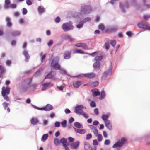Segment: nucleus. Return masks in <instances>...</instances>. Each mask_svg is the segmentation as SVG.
Instances as JSON below:
<instances>
[{
	"label": "nucleus",
	"instance_id": "obj_6",
	"mask_svg": "<svg viewBox=\"0 0 150 150\" xmlns=\"http://www.w3.org/2000/svg\"><path fill=\"white\" fill-rule=\"evenodd\" d=\"M56 73L54 71H51L49 72L45 77L44 79H54V77L56 75Z\"/></svg>",
	"mask_w": 150,
	"mask_h": 150
},
{
	"label": "nucleus",
	"instance_id": "obj_56",
	"mask_svg": "<svg viewBox=\"0 0 150 150\" xmlns=\"http://www.w3.org/2000/svg\"><path fill=\"white\" fill-rule=\"evenodd\" d=\"M92 137V135L91 133H89L86 135V140H89Z\"/></svg>",
	"mask_w": 150,
	"mask_h": 150
},
{
	"label": "nucleus",
	"instance_id": "obj_39",
	"mask_svg": "<svg viewBox=\"0 0 150 150\" xmlns=\"http://www.w3.org/2000/svg\"><path fill=\"white\" fill-rule=\"evenodd\" d=\"M119 7L120 10H121L122 12L124 13L125 12V10L124 8L123 7V5L122 3H120L119 4Z\"/></svg>",
	"mask_w": 150,
	"mask_h": 150
},
{
	"label": "nucleus",
	"instance_id": "obj_22",
	"mask_svg": "<svg viewBox=\"0 0 150 150\" xmlns=\"http://www.w3.org/2000/svg\"><path fill=\"white\" fill-rule=\"evenodd\" d=\"M74 128L75 132L77 133L81 134H83L85 133L86 130L85 129H78L74 127Z\"/></svg>",
	"mask_w": 150,
	"mask_h": 150
},
{
	"label": "nucleus",
	"instance_id": "obj_12",
	"mask_svg": "<svg viewBox=\"0 0 150 150\" xmlns=\"http://www.w3.org/2000/svg\"><path fill=\"white\" fill-rule=\"evenodd\" d=\"M83 77L88 79H92L94 78L95 76V74L93 73H90L82 74Z\"/></svg>",
	"mask_w": 150,
	"mask_h": 150
},
{
	"label": "nucleus",
	"instance_id": "obj_50",
	"mask_svg": "<svg viewBox=\"0 0 150 150\" xmlns=\"http://www.w3.org/2000/svg\"><path fill=\"white\" fill-rule=\"evenodd\" d=\"M0 75H2V74L5 72V70L4 69V68L1 66V67L0 68Z\"/></svg>",
	"mask_w": 150,
	"mask_h": 150
},
{
	"label": "nucleus",
	"instance_id": "obj_52",
	"mask_svg": "<svg viewBox=\"0 0 150 150\" xmlns=\"http://www.w3.org/2000/svg\"><path fill=\"white\" fill-rule=\"evenodd\" d=\"M105 46V49L107 50H108L109 49L110 45L108 42H105L104 44Z\"/></svg>",
	"mask_w": 150,
	"mask_h": 150
},
{
	"label": "nucleus",
	"instance_id": "obj_53",
	"mask_svg": "<svg viewBox=\"0 0 150 150\" xmlns=\"http://www.w3.org/2000/svg\"><path fill=\"white\" fill-rule=\"evenodd\" d=\"M90 106L92 108L95 107L96 106V104L95 102L93 101L91 102L90 103Z\"/></svg>",
	"mask_w": 150,
	"mask_h": 150
},
{
	"label": "nucleus",
	"instance_id": "obj_28",
	"mask_svg": "<svg viewBox=\"0 0 150 150\" xmlns=\"http://www.w3.org/2000/svg\"><path fill=\"white\" fill-rule=\"evenodd\" d=\"M103 57L102 56H97L94 59V60L96 62H99L102 59Z\"/></svg>",
	"mask_w": 150,
	"mask_h": 150
},
{
	"label": "nucleus",
	"instance_id": "obj_55",
	"mask_svg": "<svg viewBox=\"0 0 150 150\" xmlns=\"http://www.w3.org/2000/svg\"><path fill=\"white\" fill-rule=\"evenodd\" d=\"M126 34L129 37H131L133 35V34L131 31H128L127 32Z\"/></svg>",
	"mask_w": 150,
	"mask_h": 150
},
{
	"label": "nucleus",
	"instance_id": "obj_14",
	"mask_svg": "<svg viewBox=\"0 0 150 150\" xmlns=\"http://www.w3.org/2000/svg\"><path fill=\"white\" fill-rule=\"evenodd\" d=\"M79 145V142L77 141L75 142H73L70 144V146L72 149H76Z\"/></svg>",
	"mask_w": 150,
	"mask_h": 150
},
{
	"label": "nucleus",
	"instance_id": "obj_21",
	"mask_svg": "<svg viewBox=\"0 0 150 150\" xmlns=\"http://www.w3.org/2000/svg\"><path fill=\"white\" fill-rule=\"evenodd\" d=\"M30 122L32 125H34L39 123V120L37 118L32 117L30 120Z\"/></svg>",
	"mask_w": 150,
	"mask_h": 150
},
{
	"label": "nucleus",
	"instance_id": "obj_16",
	"mask_svg": "<svg viewBox=\"0 0 150 150\" xmlns=\"http://www.w3.org/2000/svg\"><path fill=\"white\" fill-rule=\"evenodd\" d=\"M21 32L19 31H13L11 33V35L13 37H15L20 35Z\"/></svg>",
	"mask_w": 150,
	"mask_h": 150
},
{
	"label": "nucleus",
	"instance_id": "obj_40",
	"mask_svg": "<svg viewBox=\"0 0 150 150\" xmlns=\"http://www.w3.org/2000/svg\"><path fill=\"white\" fill-rule=\"evenodd\" d=\"M74 126L76 128H80L81 127V124L78 122H75L74 123Z\"/></svg>",
	"mask_w": 150,
	"mask_h": 150
},
{
	"label": "nucleus",
	"instance_id": "obj_45",
	"mask_svg": "<svg viewBox=\"0 0 150 150\" xmlns=\"http://www.w3.org/2000/svg\"><path fill=\"white\" fill-rule=\"evenodd\" d=\"M60 73L62 74L67 75V73L66 71L63 69H60Z\"/></svg>",
	"mask_w": 150,
	"mask_h": 150
},
{
	"label": "nucleus",
	"instance_id": "obj_19",
	"mask_svg": "<svg viewBox=\"0 0 150 150\" xmlns=\"http://www.w3.org/2000/svg\"><path fill=\"white\" fill-rule=\"evenodd\" d=\"M105 124L106 127L109 130L112 129V125L109 120H107V122H105Z\"/></svg>",
	"mask_w": 150,
	"mask_h": 150
},
{
	"label": "nucleus",
	"instance_id": "obj_49",
	"mask_svg": "<svg viewBox=\"0 0 150 150\" xmlns=\"http://www.w3.org/2000/svg\"><path fill=\"white\" fill-rule=\"evenodd\" d=\"M91 20V18L90 17H86L82 21L84 23L86 22L89 21Z\"/></svg>",
	"mask_w": 150,
	"mask_h": 150
},
{
	"label": "nucleus",
	"instance_id": "obj_3",
	"mask_svg": "<svg viewBox=\"0 0 150 150\" xmlns=\"http://www.w3.org/2000/svg\"><path fill=\"white\" fill-rule=\"evenodd\" d=\"M118 28V26L116 25L109 27L105 29L104 33H106L115 32L117 30Z\"/></svg>",
	"mask_w": 150,
	"mask_h": 150
},
{
	"label": "nucleus",
	"instance_id": "obj_44",
	"mask_svg": "<svg viewBox=\"0 0 150 150\" xmlns=\"http://www.w3.org/2000/svg\"><path fill=\"white\" fill-rule=\"evenodd\" d=\"M1 95L5 100H6L7 101H10L9 99L7 96L8 94H3Z\"/></svg>",
	"mask_w": 150,
	"mask_h": 150
},
{
	"label": "nucleus",
	"instance_id": "obj_34",
	"mask_svg": "<svg viewBox=\"0 0 150 150\" xmlns=\"http://www.w3.org/2000/svg\"><path fill=\"white\" fill-rule=\"evenodd\" d=\"M84 144L85 145L84 149L85 150H88L91 148L90 144L87 142H85Z\"/></svg>",
	"mask_w": 150,
	"mask_h": 150
},
{
	"label": "nucleus",
	"instance_id": "obj_2",
	"mask_svg": "<svg viewBox=\"0 0 150 150\" xmlns=\"http://www.w3.org/2000/svg\"><path fill=\"white\" fill-rule=\"evenodd\" d=\"M61 27L64 32H67L71 30L74 29L72 23L71 21L69 23L66 22L63 23Z\"/></svg>",
	"mask_w": 150,
	"mask_h": 150
},
{
	"label": "nucleus",
	"instance_id": "obj_51",
	"mask_svg": "<svg viewBox=\"0 0 150 150\" xmlns=\"http://www.w3.org/2000/svg\"><path fill=\"white\" fill-rule=\"evenodd\" d=\"M110 44L113 47H114L115 46L116 42L115 40H110Z\"/></svg>",
	"mask_w": 150,
	"mask_h": 150
},
{
	"label": "nucleus",
	"instance_id": "obj_38",
	"mask_svg": "<svg viewBox=\"0 0 150 150\" xmlns=\"http://www.w3.org/2000/svg\"><path fill=\"white\" fill-rule=\"evenodd\" d=\"M84 24L83 22L81 21L78 24L76 25V27L78 28H81L83 27V25Z\"/></svg>",
	"mask_w": 150,
	"mask_h": 150
},
{
	"label": "nucleus",
	"instance_id": "obj_15",
	"mask_svg": "<svg viewBox=\"0 0 150 150\" xmlns=\"http://www.w3.org/2000/svg\"><path fill=\"white\" fill-rule=\"evenodd\" d=\"M91 92H92L93 96L94 97L99 96L100 94V93L98 90L97 88L92 89L91 90Z\"/></svg>",
	"mask_w": 150,
	"mask_h": 150
},
{
	"label": "nucleus",
	"instance_id": "obj_43",
	"mask_svg": "<svg viewBox=\"0 0 150 150\" xmlns=\"http://www.w3.org/2000/svg\"><path fill=\"white\" fill-rule=\"evenodd\" d=\"M54 143L56 146H58L59 144L60 143L58 139L57 138H55L54 140Z\"/></svg>",
	"mask_w": 150,
	"mask_h": 150
},
{
	"label": "nucleus",
	"instance_id": "obj_30",
	"mask_svg": "<svg viewBox=\"0 0 150 150\" xmlns=\"http://www.w3.org/2000/svg\"><path fill=\"white\" fill-rule=\"evenodd\" d=\"M145 141L147 145H150V135H147L145 137Z\"/></svg>",
	"mask_w": 150,
	"mask_h": 150
},
{
	"label": "nucleus",
	"instance_id": "obj_24",
	"mask_svg": "<svg viewBox=\"0 0 150 150\" xmlns=\"http://www.w3.org/2000/svg\"><path fill=\"white\" fill-rule=\"evenodd\" d=\"M46 111H50L53 109V106L50 104H47L45 106Z\"/></svg>",
	"mask_w": 150,
	"mask_h": 150
},
{
	"label": "nucleus",
	"instance_id": "obj_54",
	"mask_svg": "<svg viewBox=\"0 0 150 150\" xmlns=\"http://www.w3.org/2000/svg\"><path fill=\"white\" fill-rule=\"evenodd\" d=\"M124 6L126 8H127L129 7V4L128 2L126 1L124 3Z\"/></svg>",
	"mask_w": 150,
	"mask_h": 150
},
{
	"label": "nucleus",
	"instance_id": "obj_59",
	"mask_svg": "<svg viewBox=\"0 0 150 150\" xmlns=\"http://www.w3.org/2000/svg\"><path fill=\"white\" fill-rule=\"evenodd\" d=\"M54 125L56 127H59L60 125V123L58 121H56L54 123Z\"/></svg>",
	"mask_w": 150,
	"mask_h": 150
},
{
	"label": "nucleus",
	"instance_id": "obj_60",
	"mask_svg": "<svg viewBox=\"0 0 150 150\" xmlns=\"http://www.w3.org/2000/svg\"><path fill=\"white\" fill-rule=\"evenodd\" d=\"M81 47L84 49H86L87 48V47L86 44L84 43H82Z\"/></svg>",
	"mask_w": 150,
	"mask_h": 150
},
{
	"label": "nucleus",
	"instance_id": "obj_17",
	"mask_svg": "<svg viewBox=\"0 0 150 150\" xmlns=\"http://www.w3.org/2000/svg\"><path fill=\"white\" fill-rule=\"evenodd\" d=\"M93 67L94 69L99 70L100 68V63L99 62H94L93 64Z\"/></svg>",
	"mask_w": 150,
	"mask_h": 150
},
{
	"label": "nucleus",
	"instance_id": "obj_13",
	"mask_svg": "<svg viewBox=\"0 0 150 150\" xmlns=\"http://www.w3.org/2000/svg\"><path fill=\"white\" fill-rule=\"evenodd\" d=\"M71 52L69 51H65L63 54L64 58L65 59H69L71 58Z\"/></svg>",
	"mask_w": 150,
	"mask_h": 150
},
{
	"label": "nucleus",
	"instance_id": "obj_36",
	"mask_svg": "<svg viewBox=\"0 0 150 150\" xmlns=\"http://www.w3.org/2000/svg\"><path fill=\"white\" fill-rule=\"evenodd\" d=\"M60 124H61L62 127H66L67 126V121L65 120H63L61 122Z\"/></svg>",
	"mask_w": 150,
	"mask_h": 150
},
{
	"label": "nucleus",
	"instance_id": "obj_46",
	"mask_svg": "<svg viewBox=\"0 0 150 150\" xmlns=\"http://www.w3.org/2000/svg\"><path fill=\"white\" fill-rule=\"evenodd\" d=\"M2 105L5 110H6L8 106L9 105V104L6 103V102H4L2 103Z\"/></svg>",
	"mask_w": 150,
	"mask_h": 150
},
{
	"label": "nucleus",
	"instance_id": "obj_41",
	"mask_svg": "<svg viewBox=\"0 0 150 150\" xmlns=\"http://www.w3.org/2000/svg\"><path fill=\"white\" fill-rule=\"evenodd\" d=\"M67 139L66 138L62 137L60 140V142L63 144H66L67 143Z\"/></svg>",
	"mask_w": 150,
	"mask_h": 150
},
{
	"label": "nucleus",
	"instance_id": "obj_20",
	"mask_svg": "<svg viewBox=\"0 0 150 150\" xmlns=\"http://www.w3.org/2000/svg\"><path fill=\"white\" fill-rule=\"evenodd\" d=\"M6 26L8 27H11L12 25L11 22L10 18L9 17H6Z\"/></svg>",
	"mask_w": 150,
	"mask_h": 150
},
{
	"label": "nucleus",
	"instance_id": "obj_5",
	"mask_svg": "<svg viewBox=\"0 0 150 150\" xmlns=\"http://www.w3.org/2000/svg\"><path fill=\"white\" fill-rule=\"evenodd\" d=\"M5 4L4 7L6 9L10 7L12 8H15L17 7V5L16 4H11L10 0H5Z\"/></svg>",
	"mask_w": 150,
	"mask_h": 150
},
{
	"label": "nucleus",
	"instance_id": "obj_23",
	"mask_svg": "<svg viewBox=\"0 0 150 150\" xmlns=\"http://www.w3.org/2000/svg\"><path fill=\"white\" fill-rule=\"evenodd\" d=\"M42 70L43 69H39L34 74V76L35 77H37L40 76L41 74Z\"/></svg>",
	"mask_w": 150,
	"mask_h": 150
},
{
	"label": "nucleus",
	"instance_id": "obj_29",
	"mask_svg": "<svg viewBox=\"0 0 150 150\" xmlns=\"http://www.w3.org/2000/svg\"><path fill=\"white\" fill-rule=\"evenodd\" d=\"M99 83L98 81H96L92 82L91 83V86L93 87H96L98 85Z\"/></svg>",
	"mask_w": 150,
	"mask_h": 150
},
{
	"label": "nucleus",
	"instance_id": "obj_33",
	"mask_svg": "<svg viewBox=\"0 0 150 150\" xmlns=\"http://www.w3.org/2000/svg\"><path fill=\"white\" fill-rule=\"evenodd\" d=\"M40 55L41 57V62L42 63L44 62L45 60L46 55L45 54H43V53L42 52H41L40 54Z\"/></svg>",
	"mask_w": 150,
	"mask_h": 150
},
{
	"label": "nucleus",
	"instance_id": "obj_32",
	"mask_svg": "<svg viewBox=\"0 0 150 150\" xmlns=\"http://www.w3.org/2000/svg\"><path fill=\"white\" fill-rule=\"evenodd\" d=\"M105 96V92L103 90L101 92V93L99 99L100 100L103 99L104 98Z\"/></svg>",
	"mask_w": 150,
	"mask_h": 150
},
{
	"label": "nucleus",
	"instance_id": "obj_58",
	"mask_svg": "<svg viewBox=\"0 0 150 150\" xmlns=\"http://www.w3.org/2000/svg\"><path fill=\"white\" fill-rule=\"evenodd\" d=\"M143 19L145 21L147 20L149 18H150V15H146L143 16Z\"/></svg>",
	"mask_w": 150,
	"mask_h": 150
},
{
	"label": "nucleus",
	"instance_id": "obj_48",
	"mask_svg": "<svg viewBox=\"0 0 150 150\" xmlns=\"http://www.w3.org/2000/svg\"><path fill=\"white\" fill-rule=\"evenodd\" d=\"M97 139L98 140L99 142H100L103 139V137L102 134H99L97 135Z\"/></svg>",
	"mask_w": 150,
	"mask_h": 150
},
{
	"label": "nucleus",
	"instance_id": "obj_1",
	"mask_svg": "<svg viewBox=\"0 0 150 150\" xmlns=\"http://www.w3.org/2000/svg\"><path fill=\"white\" fill-rule=\"evenodd\" d=\"M93 9L90 5H86L81 6L80 12V15H86L90 13Z\"/></svg>",
	"mask_w": 150,
	"mask_h": 150
},
{
	"label": "nucleus",
	"instance_id": "obj_25",
	"mask_svg": "<svg viewBox=\"0 0 150 150\" xmlns=\"http://www.w3.org/2000/svg\"><path fill=\"white\" fill-rule=\"evenodd\" d=\"M74 54L78 53L82 54H84L85 52L80 49H75L73 51Z\"/></svg>",
	"mask_w": 150,
	"mask_h": 150
},
{
	"label": "nucleus",
	"instance_id": "obj_7",
	"mask_svg": "<svg viewBox=\"0 0 150 150\" xmlns=\"http://www.w3.org/2000/svg\"><path fill=\"white\" fill-rule=\"evenodd\" d=\"M86 109V107H84L82 105H79L76 106L75 108L74 112L77 114L79 115L80 113H81L79 112V111H81L83 108Z\"/></svg>",
	"mask_w": 150,
	"mask_h": 150
},
{
	"label": "nucleus",
	"instance_id": "obj_10",
	"mask_svg": "<svg viewBox=\"0 0 150 150\" xmlns=\"http://www.w3.org/2000/svg\"><path fill=\"white\" fill-rule=\"evenodd\" d=\"M10 88L9 87L3 86L2 88L1 94H8L10 92Z\"/></svg>",
	"mask_w": 150,
	"mask_h": 150
},
{
	"label": "nucleus",
	"instance_id": "obj_57",
	"mask_svg": "<svg viewBox=\"0 0 150 150\" xmlns=\"http://www.w3.org/2000/svg\"><path fill=\"white\" fill-rule=\"evenodd\" d=\"M93 132L95 136L96 137L97 136V135L98 134V130L97 129V128H96L95 129L93 130Z\"/></svg>",
	"mask_w": 150,
	"mask_h": 150
},
{
	"label": "nucleus",
	"instance_id": "obj_61",
	"mask_svg": "<svg viewBox=\"0 0 150 150\" xmlns=\"http://www.w3.org/2000/svg\"><path fill=\"white\" fill-rule=\"evenodd\" d=\"M50 84V83H44L42 84V86L45 88H46L49 86Z\"/></svg>",
	"mask_w": 150,
	"mask_h": 150
},
{
	"label": "nucleus",
	"instance_id": "obj_18",
	"mask_svg": "<svg viewBox=\"0 0 150 150\" xmlns=\"http://www.w3.org/2000/svg\"><path fill=\"white\" fill-rule=\"evenodd\" d=\"M82 84V83L81 81H78L76 83H73V86L74 88H78Z\"/></svg>",
	"mask_w": 150,
	"mask_h": 150
},
{
	"label": "nucleus",
	"instance_id": "obj_9",
	"mask_svg": "<svg viewBox=\"0 0 150 150\" xmlns=\"http://www.w3.org/2000/svg\"><path fill=\"white\" fill-rule=\"evenodd\" d=\"M22 54L24 56L25 58V62H28L30 59V57L28 51L26 50L23 51L22 52Z\"/></svg>",
	"mask_w": 150,
	"mask_h": 150
},
{
	"label": "nucleus",
	"instance_id": "obj_37",
	"mask_svg": "<svg viewBox=\"0 0 150 150\" xmlns=\"http://www.w3.org/2000/svg\"><path fill=\"white\" fill-rule=\"evenodd\" d=\"M127 140L126 139L124 138H122L121 139L120 141V144L122 146V145L127 143Z\"/></svg>",
	"mask_w": 150,
	"mask_h": 150
},
{
	"label": "nucleus",
	"instance_id": "obj_4",
	"mask_svg": "<svg viewBox=\"0 0 150 150\" xmlns=\"http://www.w3.org/2000/svg\"><path fill=\"white\" fill-rule=\"evenodd\" d=\"M112 62H110V67L108 69V71H104L102 75V77L105 78L107 75H111L112 73Z\"/></svg>",
	"mask_w": 150,
	"mask_h": 150
},
{
	"label": "nucleus",
	"instance_id": "obj_42",
	"mask_svg": "<svg viewBox=\"0 0 150 150\" xmlns=\"http://www.w3.org/2000/svg\"><path fill=\"white\" fill-rule=\"evenodd\" d=\"M38 11L39 13H42L45 11V9L43 6H39L38 7Z\"/></svg>",
	"mask_w": 150,
	"mask_h": 150
},
{
	"label": "nucleus",
	"instance_id": "obj_35",
	"mask_svg": "<svg viewBox=\"0 0 150 150\" xmlns=\"http://www.w3.org/2000/svg\"><path fill=\"white\" fill-rule=\"evenodd\" d=\"M48 137V134H44L42 137L41 141L43 142L45 141L47 139Z\"/></svg>",
	"mask_w": 150,
	"mask_h": 150
},
{
	"label": "nucleus",
	"instance_id": "obj_11",
	"mask_svg": "<svg viewBox=\"0 0 150 150\" xmlns=\"http://www.w3.org/2000/svg\"><path fill=\"white\" fill-rule=\"evenodd\" d=\"M61 37L62 39L65 40L68 39L70 41L72 42L74 40V39L71 38L69 35L67 34H63L61 35Z\"/></svg>",
	"mask_w": 150,
	"mask_h": 150
},
{
	"label": "nucleus",
	"instance_id": "obj_27",
	"mask_svg": "<svg viewBox=\"0 0 150 150\" xmlns=\"http://www.w3.org/2000/svg\"><path fill=\"white\" fill-rule=\"evenodd\" d=\"M122 146L120 143V141H118L113 144L112 147L113 148H120Z\"/></svg>",
	"mask_w": 150,
	"mask_h": 150
},
{
	"label": "nucleus",
	"instance_id": "obj_8",
	"mask_svg": "<svg viewBox=\"0 0 150 150\" xmlns=\"http://www.w3.org/2000/svg\"><path fill=\"white\" fill-rule=\"evenodd\" d=\"M52 62L51 64V66L56 70H59L60 69V66L58 64V62L57 61L54 62L53 60H52Z\"/></svg>",
	"mask_w": 150,
	"mask_h": 150
},
{
	"label": "nucleus",
	"instance_id": "obj_64",
	"mask_svg": "<svg viewBox=\"0 0 150 150\" xmlns=\"http://www.w3.org/2000/svg\"><path fill=\"white\" fill-rule=\"evenodd\" d=\"M53 43V41L52 40H50L47 43V45L48 46L50 47L52 45Z\"/></svg>",
	"mask_w": 150,
	"mask_h": 150
},
{
	"label": "nucleus",
	"instance_id": "obj_26",
	"mask_svg": "<svg viewBox=\"0 0 150 150\" xmlns=\"http://www.w3.org/2000/svg\"><path fill=\"white\" fill-rule=\"evenodd\" d=\"M146 24L142 22H139L137 24V26L139 28H142L143 29H144V27L146 26Z\"/></svg>",
	"mask_w": 150,
	"mask_h": 150
},
{
	"label": "nucleus",
	"instance_id": "obj_31",
	"mask_svg": "<svg viewBox=\"0 0 150 150\" xmlns=\"http://www.w3.org/2000/svg\"><path fill=\"white\" fill-rule=\"evenodd\" d=\"M109 117L106 114H103L102 116V118L104 121V122H106L108 120H107Z\"/></svg>",
	"mask_w": 150,
	"mask_h": 150
},
{
	"label": "nucleus",
	"instance_id": "obj_47",
	"mask_svg": "<svg viewBox=\"0 0 150 150\" xmlns=\"http://www.w3.org/2000/svg\"><path fill=\"white\" fill-rule=\"evenodd\" d=\"M99 28L102 31H103L104 33V30H105L104 26V25L102 24H100L98 26Z\"/></svg>",
	"mask_w": 150,
	"mask_h": 150
},
{
	"label": "nucleus",
	"instance_id": "obj_62",
	"mask_svg": "<svg viewBox=\"0 0 150 150\" xmlns=\"http://www.w3.org/2000/svg\"><path fill=\"white\" fill-rule=\"evenodd\" d=\"M61 19L59 17H57V18L55 19L54 21L56 23H58L60 22Z\"/></svg>",
	"mask_w": 150,
	"mask_h": 150
},
{
	"label": "nucleus",
	"instance_id": "obj_63",
	"mask_svg": "<svg viewBox=\"0 0 150 150\" xmlns=\"http://www.w3.org/2000/svg\"><path fill=\"white\" fill-rule=\"evenodd\" d=\"M27 13V11L25 8H24L22 9V13L23 15H25Z\"/></svg>",
	"mask_w": 150,
	"mask_h": 150
}]
</instances>
